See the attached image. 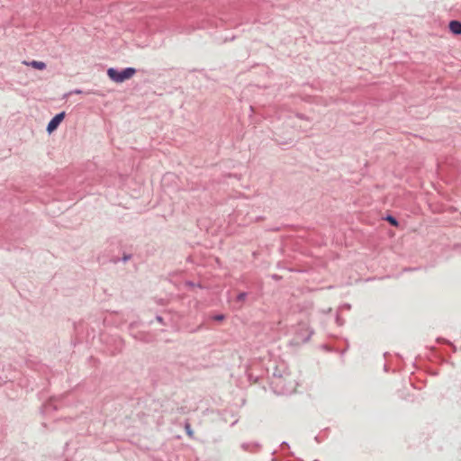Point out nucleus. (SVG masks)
<instances>
[{"label":"nucleus","instance_id":"f257e3e1","mask_svg":"<svg viewBox=\"0 0 461 461\" xmlns=\"http://www.w3.org/2000/svg\"><path fill=\"white\" fill-rule=\"evenodd\" d=\"M136 73L134 68H126L122 70H118L114 68H110L107 70L109 78L116 83H122L131 78Z\"/></svg>","mask_w":461,"mask_h":461},{"label":"nucleus","instance_id":"f03ea898","mask_svg":"<svg viewBox=\"0 0 461 461\" xmlns=\"http://www.w3.org/2000/svg\"><path fill=\"white\" fill-rule=\"evenodd\" d=\"M65 118V112H61L59 113H57L48 123L47 125V131L49 133H51L52 131H54L58 127L59 125L60 124V122L63 121V119Z\"/></svg>","mask_w":461,"mask_h":461},{"label":"nucleus","instance_id":"423d86ee","mask_svg":"<svg viewBox=\"0 0 461 461\" xmlns=\"http://www.w3.org/2000/svg\"><path fill=\"white\" fill-rule=\"evenodd\" d=\"M386 221L390 222L393 226H398V221L393 216H387Z\"/></svg>","mask_w":461,"mask_h":461},{"label":"nucleus","instance_id":"1a4fd4ad","mask_svg":"<svg viewBox=\"0 0 461 461\" xmlns=\"http://www.w3.org/2000/svg\"><path fill=\"white\" fill-rule=\"evenodd\" d=\"M244 297H245V294H240L238 296L239 300H243Z\"/></svg>","mask_w":461,"mask_h":461},{"label":"nucleus","instance_id":"39448f33","mask_svg":"<svg viewBox=\"0 0 461 461\" xmlns=\"http://www.w3.org/2000/svg\"><path fill=\"white\" fill-rule=\"evenodd\" d=\"M185 431H186V434L190 437V438H193L194 437V431L193 429H191V425L189 423H186L185 425Z\"/></svg>","mask_w":461,"mask_h":461},{"label":"nucleus","instance_id":"0eeeda50","mask_svg":"<svg viewBox=\"0 0 461 461\" xmlns=\"http://www.w3.org/2000/svg\"><path fill=\"white\" fill-rule=\"evenodd\" d=\"M275 140L278 143V144H281V145H284V144H286L288 143V141L286 140H283L281 138H275Z\"/></svg>","mask_w":461,"mask_h":461},{"label":"nucleus","instance_id":"20e7f679","mask_svg":"<svg viewBox=\"0 0 461 461\" xmlns=\"http://www.w3.org/2000/svg\"><path fill=\"white\" fill-rule=\"evenodd\" d=\"M23 64L27 65V66H31L36 69H40V70H42V69H45L46 68V64L42 61H38V60H32V61H30V62H27V61H23Z\"/></svg>","mask_w":461,"mask_h":461},{"label":"nucleus","instance_id":"6e6552de","mask_svg":"<svg viewBox=\"0 0 461 461\" xmlns=\"http://www.w3.org/2000/svg\"><path fill=\"white\" fill-rule=\"evenodd\" d=\"M223 318H224V317H223V315H218V316H215V317H214V319H215L216 321H221V320H223Z\"/></svg>","mask_w":461,"mask_h":461},{"label":"nucleus","instance_id":"7ed1b4c3","mask_svg":"<svg viewBox=\"0 0 461 461\" xmlns=\"http://www.w3.org/2000/svg\"><path fill=\"white\" fill-rule=\"evenodd\" d=\"M449 32L456 35H461V22L457 20H451L448 23Z\"/></svg>","mask_w":461,"mask_h":461}]
</instances>
